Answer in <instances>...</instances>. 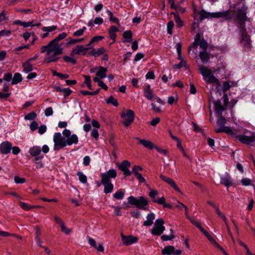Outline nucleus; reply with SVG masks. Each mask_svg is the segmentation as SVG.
<instances>
[{"mask_svg": "<svg viewBox=\"0 0 255 255\" xmlns=\"http://www.w3.org/2000/svg\"><path fill=\"white\" fill-rule=\"evenodd\" d=\"M28 152L32 156H36L40 154L41 149L40 146H33L29 148Z\"/></svg>", "mask_w": 255, "mask_h": 255, "instance_id": "5701e85b", "label": "nucleus"}, {"mask_svg": "<svg viewBox=\"0 0 255 255\" xmlns=\"http://www.w3.org/2000/svg\"><path fill=\"white\" fill-rule=\"evenodd\" d=\"M194 41L192 44L189 46L188 50L189 53L193 50V53H196L197 52V48L198 46L202 49V51H200L199 57L201 60V63L206 64L207 63V41L204 39L203 34L200 33H197L194 37Z\"/></svg>", "mask_w": 255, "mask_h": 255, "instance_id": "f03ea898", "label": "nucleus"}, {"mask_svg": "<svg viewBox=\"0 0 255 255\" xmlns=\"http://www.w3.org/2000/svg\"><path fill=\"white\" fill-rule=\"evenodd\" d=\"M211 71L208 69V83L214 84L215 85L219 87L220 86L219 80L213 75L211 74Z\"/></svg>", "mask_w": 255, "mask_h": 255, "instance_id": "393cba45", "label": "nucleus"}, {"mask_svg": "<svg viewBox=\"0 0 255 255\" xmlns=\"http://www.w3.org/2000/svg\"><path fill=\"white\" fill-rule=\"evenodd\" d=\"M208 241H209L211 244L216 248L219 249L221 247L218 244L215 240L209 235H208Z\"/></svg>", "mask_w": 255, "mask_h": 255, "instance_id": "09e8293b", "label": "nucleus"}, {"mask_svg": "<svg viewBox=\"0 0 255 255\" xmlns=\"http://www.w3.org/2000/svg\"><path fill=\"white\" fill-rule=\"evenodd\" d=\"M107 12L108 13L109 16L110 21L117 24L119 26H120V21L118 18L114 17L113 13L109 9H107Z\"/></svg>", "mask_w": 255, "mask_h": 255, "instance_id": "2f4dec72", "label": "nucleus"}, {"mask_svg": "<svg viewBox=\"0 0 255 255\" xmlns=\"http://www.w3.org/2000/svg\"><path fill=\"white\" fill-rule=\"evenodd\" d=\"M47 45L49 48L48 50V55H49L50 54L51 52H52V51L54 49H55L56 48L60 46L59 43L57 41H55L54 39L50 41V42L47 44Z\"/></svg>", "mask_w": 255, "mask_h": 255, "instance_id": "4be33fe9", "label": "nucleus"}, {"mask_svg": "<svg viewBox=\"0 0 255 255\" xmlns=\"http://www.w3.org/2000/svg\"><path fill=\"white\" fill-rule=\"evenodd\" d=\"M46 130H47V127H46V125H41L38 128V133L40 134H43L46 132Z\"/></svg>", "mask_w": 255, "mask_h": 255, "instance_id": "774afa93", "label": "nucleus"}, {"mask_svg": "<svg viewBox=\"0 0 255 255\" xmlns=\"http://www.w3.org/2000/svg\"><path fill=\"white\" fill-rule=\"evenodd\" d=\"M19 206L22 209L26 210V211L30 210L31 209H32L33 208L41 207L40 206H31V205H30L26 203L23 202H20Z\"/></svg>", "mask_w": 255, "mask_h": 255, "instance_id": "c85d7f7f", "label": "nucleus"}, {"mask_svg": "<svg viewBox=\"0 0 255 255\" xmlns=\"http://www.w3.org/2000/svg\"><path fill=\"white\" fill-rule=\"evenodd\" d=\"M187 61L186 60H181L177 64L173 65V68L175 69H181L182 67H186Z\"/></svg>", "mask_w": 255, "mask_h": 255, "instance_id": "a18cd8bd", "label": "nucleus"}, {"mask_svg": "<svg viewBox=\"0 0 255 255\" xmlns=\"http://www.w3.org/2000/svg\"><path fill=\"white\" fill-rule=\"evenodd\" d=\"M207 18V11L205 10H202L199 12V19L200 21Z\"/></svg>", "mask_w": 255, "mask_h": 255, "instance_id": "6e6d98bb", "label": "nucleus"}, {"mask_svg": "<svg viewBox=\"0 0 255 255\" xmlns=\"http://www.w3.org/2000/svg\"><path fill=\"white\" fill-rule=\"evenodd\" d=\"M144 96L147 99L150 101H153V98L155 97V95L153 94L149 84H147L144 89Z\"/></svg>", "mask_w": 255, "mask_h": 255, "instance_id": "4468645a", "label": "nucleus"}, {"mask_svg": "<svg viewBox=\"0 0 255 255\" xmlns=\"http://www.w3.org/2000/svg\"><path fill=\"white\" fill-rule=\"evenodd\" d=\"M37 117V114L34 112H31L24 117L25 120L32 121L34 120Z\"/></svg>", "mask_w": 255, "mask_h": 255, "instance_id": "79ce46f5", "label": "nucleus"}, {"mask_svg": "<svg viewBox=\"0 0 255 255\" xmlns=\"http://www.w3.org/2000/svg\"><path fill=\"white\" fill-rule=\"evenodd\" d=\"M150 233L153 236H159L162 233L159 227L154 226L150 230Z\"/></svg>", "mask_w": 255, "mask_h": 255, "instance_id": "58836bf2", "label": "nucleus"}, {"mask_svg": "<svg viewBox=\"0 0 255 255\" xmlns=\"http://www.w3.org/2000/svg\"><path fill=\"white\" fill-rule=\"evenodd\" d=\"M175 238V236L174 235H171L170 236L168 235H162L161 237V240L164 241H170Z\"/></svg>", "mask_w": 255, "mask_h": 255, "instance_id": "052dcab7", "label": "nucleus"}, {"mask_svg": "<svg viewBox=\"0 0 255 255\" xmlns=\"http://www.w3.org/2000/svg\"><path fill=\"white\" fill-rule=\"evenodd\" d=\"M87 29L85 26H83L81 29L76 30L73 33L74 36H82L84 31Z\"/></svg>", "mask_w": 255, "mask_h": 255, "instance_id": "49530a36", "label": "nucleus"}, {"mask_svg": "<svg viewBox=\"0 0 255 255\" xmlns=\"http://www.w3.org/2000/svg\"><path fill=\"white\" fill-rule=\"evenodd\" d=\"M174 252V247L172 246H168L162 250L161 253L163 255H171Z\"/></svg>", "mask_w": 255, "mask_h": 255, "instance_id": "bb28decb", "label": "nucleus"}, {"mask_svg": "<svg viewBox=\"0 0 255 255\" xmlns=\"http://www.w3.org/2000/svg\"><path fill=\"white\" fill-rule=\"evenodd\" d=\"M171 14L173 15L175 21L177 24V27H182L183 26V21L180 18L179 14L176 12H172Z\"/></svg>", "mask_w": 255, "mask_h": 255, "instance_id": "a878e982", "label": "nucleus"}, {"mask_svg": "<svg viewBox=\"0 0 255 255\" xmlns=\"http://www.w3.org/2000/svg\"><path fill=\"white\" fill-rule=\"evenodd\" d=\"M234 11L228 10L221 12H208V18H224L226 20H230L234 17Z\"/></svg>", "mask_w": 255, "mask_h": 255, "instance_id": "39448f33", "label": "nucleus"}, {"mask_svg": "<svg viewBox=\"0 0 255 255\" xmlns=\"http://www.w3.org/2000/svg\"><path fill=\"white\" fill-rule=\"evenodd\" d=\"M176 50H177V59L180 61L181 60H184L183 59V56H182V45L180 43H177L176 45Z\"/></svg>", "mask_w": 255, "mask_h": 255, "instance_id": "c9c22d12", "label": "nucleus"}, {"mask_svg": "<svg viewBox=\"0 0 255 255\" xmlns=\"http://www.w3.org/2000/svg\"><path fill=\"white\" fill-rule=\"evenodd\" d=\"M103 185L104 186V192L105 194L111 193L113 191L114 187L112 183Z\"/></svg>", "mask_w": 255, "mask_h": 255, "instance_id": "473e14b6", "label": "nucleus"}, {"mask_svg": "<svg viewBox=\"0 0 255 255\" xmlns=\"http://www.w3.org/2000/svg\"><path fill=\"white\" fill-rule=\"evenodd\" d=\"M214 105L217 116L222 115L223 112L225 110L226 107L222 105L220 100L215 101Z\"/></svg>", "mask_w": 255, "mask_h": 255, "instance_id": "2eb2a0df", "label": "nucleus"}, {"mask_svg": "<svg viewBox=\"0 0 255 255\" xmlns=\"http://www.w3.org/2000/svg\"><path fill=\"white\" fill-rule=\"evenodd\" d=\"M159 177L163 181L168 183L171 186L175 183V182L171 178L167 177L162 174H160Z\"/></svg>", "mask_w": 255, "mask_h": 255, "instance_id": "ea45409f", "label": "nucleus"}, {"mask_svg": "<svg viewBox=\"0 0 255 255\" xmlns=\"http://www.w3.org/2000/svg\"><path fill=\"white\" fill-rule=\"evenodd\" d=\"M136 139L138 141L139 143L142 144L144 147L148 148L149 149L151 150L153 148L156 149V147L157 146L149 140L146 139H141L139 137H137Z\"/></svg>", "mask_w": 255, "mask_h": 255, "instance_id": "dca6fc26", "label": "nucleus"}, {"mask_svg": "<svg viewBox=\"0 0 255 255\" xmlns=\"http://www.w3.org/2000/svg\"><path fill=\"white\" fill-rule=\"evenodd\" d=\"M105 48L102 47L98 49L97 51H96L95 48H93V49L89 52V54L91 56H94L95 57H97L102 55H103L105 53Z\"/></svg>", "mask_w": 255, "mask_h": 255, "instance_id": "6ab92c4d", "label": "nucleus"}, {"mask_svg": "<svg viewBox=\"0 0 255 255\" xmlns=\"http://www.w3.org/2000/svg\"><path fill=\"white\" fill-rule=\"evenodd\" d=\"M102 183L103 185L111 183V179L106 174V173H101Z\"/></svg>", "mask_w": 255, "mask_h": 255, "instance_id": "f704fd0d", "label": "nucleus"}, {"mask_svg": "<svg viewBox=\"0 0 255 255\" xmlns=\"http://www.w3.org/2000/svg\"><path fill=\"white\" fill-rule=\"evenodd\" d=\"M155 218V215L153 213L148 214L146 216L147 220L145 221L143 225L146 227L151 226L153 224V220Z\"/></svg>", "mask_w": 255, "mask_h": 255, "instance_id": "a211bd4d", "label": "nucleus"}, {"mask_svg": "<svg viewBox=\"0 0 255 255\" xmlns=\"http://www.w3.org/2000/svg\"><path fill=\"white\" fill-rule=\"evenodd\" d=\"M84 40V38H79V39H72L70 38L69 39V40L68 41L67 44H75L76 43H79L83 41Z\"/></svg>", "mask_w": 255, "mask_h": 255, "instance_id": "603ef678", "label": "nucleus"}, {"mask_svg": "<svg viewBox=\"0 0 255 255\" xmlns=\"http://www.w3.org/2000/svg\"><path fill=\"white\" fill-rule=\"evenodd\" d=\"M63 59L65 62L71 63L73 65H75L77 63V61L76 59L68 56H64L63 57Z\"/></svg>", "mask_w": 255, "mask_h": 255, "instance_id": "de8ad7c7", "label": "nucleus"}, {"mask_svg": "<svg viewBox=\"0 0 255 255\" xmlns=\"http://www.w3.org/2000/svg\"><path fill=\"white\" fill-rule=\"evenodd\" d=\"M44 114L46 117L52 116L53 114L52 108L51 107L47 108L45 110Z\"/></svg>", "mask_w": 255, "mask_h": 255, "instance_id": "0e129e2a", "label": "nucleus"}, {"mask_svg": "<svg viewBox=\"0 0 255 255\" xmlns=\"http://www.w3.org/2000/svg\"><path fill=\"white\" fill-rule=\"evenodd\" d=\"M12 148V144L9 141H3L0 144V152L1 154H7L10 152Z\"/></svg>", "mask_w": 255, "mask_h": 255, "instance_id": "9d476101", "label": "nucleus"}, {"mask_svg": "<svg viewBox=\"0 0 255 255\" xmlns=\"http://www.w3.org/2000/svg\"><path fill=\"white\" fill-rule=\"evenodd\" d=\"M132 54V52H127L124 55V59L123 60V64H125L127 62L129 59L130 57Z\"/></svg>", "mask_w": 255, "mask_h": 255, "instance_id": "13d9d810", "label": "nucleus"}, {"mask_svg": "<svg viewBox=\"0 0 255 255\" xmlns=\"http://www.w3.org/2000/svg\"><path fill=\"white\" fill-rule=\"evenodd\" d=\"M52 52L54 54L55 56H58L61 55L63 52V49L62 48L60 45L56 48L55 49H54Z\"/></svg>", "mask_w": 255, "mask_h": 255, "instance_id": "864d4df0", "label": "nucleus"}, {"mask_svg": "<svg viewBox=\"0 0 255 255\" xmlns=\"http://www.w3.org/2000/svg\"><path fill=\"white\" fill-rule=\"evenodd\" d=\"M153 202L154 203H156L158 204L163 205L165 202V199L164 197H162L161 198H159L158 199H153Z\"/></svg>", "mask_w": 255, "mask_h": 255, "instance_id": "bf43d9fd", "label": "nucleus"}, {"mask_svg": "<svg viewBox=\"0 0 255 255\" xmlns=\"http://www.w3.org/2000/svg\"><path fill=\"white\" fill-rule=\"evenodd\" d=\"M11 31L7 29H3L0 31V36H9L11 34Z\"/></svg>", "mask_w": 255, "mask_h": 255, "instance_id": "e2e57ef3", "label": "nucleus"}, {"mask_svg": "<svg viewBox=\"0 0 255 255\" xmlns=\"http://www.w3.org/2000/svg\"><path fill=\"white\" fill-rule=\"evenodd\" d=\"M247 19V17L245 10L242 9L239 10L237 13L236 17V20L239 23V29H241L242 28H246L245 23Z\"/></svg>", "mask_w": 255, "mask_h": 255, "instance_id": "6e6552de", "label": "nucleus"}, {"mask_svg": "<svg viewBox=\"0 0 255 255\" xmlns=\"http://www.w3.org/2000/svg\"><path fill=\"white\" fill-rule=\"evenodd\" d=\"M62 136L60 132H55L53 135V142L54 143L53 150L58 151L66 146L72 144H77L78 142V137L76 134H71V131L68 129L63 130Z\"/></svg>", "mask_w": 255, "mask_h": 255, "instance_id": "f257e3e1", "label": "nucleus"}, {"mask_svg": "<svg viewBox=\"0 0 255 255\" xmlns=\"http://www.w3.org/2000/svg\"><path fill=\"white\" fill-rule=\"evenodd\" d=\"M67 36V33L66 32H62L59 34L57 36H56L55 38V41H57L58 42L66 38Z\"/></svg>", "mask_w": 255, "mask_h": 255, "instance_id": "5fc2aeb1", "label": "nucleus"}, {"mask_svg": "<svg viewBox=\"0 0 255 255\" xmlns=\"http://www.w3.org/2000/svg\"><path fill=\"white\" fill-rule=\"evenodd\" d=\"M197 65L199 67L200 73L202 74L203 79L207 84V67L203 66L199 63L197 62Z\"/></svg>", "mask_w": 255, "mask_h": 255, "instance_id": "aec40b11", "label": "nucleus"}, {"mask_svg": "<svg viewBox=\"0 0 255 255\" xmlns=\"http://www.w3.org/2000/svg\"><path fill=\"white\" fill-rule=\"evenodd\" d=\"M106 174L110 178H115L117 176V171L114 169H109L106 173Z\"/></svg>", "mask_w": 255, "mask_h": 255, "instance_id": "a19ab883", "label": "nucleus"}, {"mask_svg": "<svg viewBox=\"0 0 255 255\" xmlns=\"http://www.w3.org/2000/svg\"><path fill=\"white\" fill-rule=\"evenodd\" d=\"M88 50L89 48H86L82 45H77L75 47L72 49L70 54L72 56H74L75 55L86 56L88 53Z\"/></svg>", "mask_w": 255, "mask_h": 255, "instance_id": "1a4fd4ad", "label": "nucleus"}, {"mask_svg": "<svg viewBox=\"0 0 255 255\" xmlns=\"http://www.w3.org/2000/svg\"><path fill=\"white\" fill-rule=\"evenodd\" d=\"M36 236L35 237V240L36 241L37 245L39 247L44 248V247L42 246V241L40 240V239L39 237V236L40 235V233H39V231H37L36 232Z\"/></svg>", "mask_w": 255, "mask_h": 255, "instance_id": "4d7b16f0", "label": "nucleus"}, {"mask_svg": "<svg viewBox=\"0 0 255 255\" xmlns=\"http://www.w3.org/2000/svg\"><path fill=\"white\" fill-rule=\"evenodd\" d=\"M121 237L123 244L126 246L131 245L137 241V238L133 236H126L122 234Z\"/></svg>", "mask_w": 255, "mask_h": 255, "instance_id": "9b49d317", "label": "nucleus"}, {"mask_svg": "<svg viewBox=\"0 0 255 255\" xmlns=\"http://www.w3.org/2000/svg\"><path fill=\"white\" fill-rule=\"evenodd\" d=\"M208 204H210L211 206L213 207L215 209L216 212L218 214V215L221 217L225 222V224H227V218L225 215H224L222 213L220 212L218 207H216L214 204L209 202Z\"/></svg>", "mask_w": 255, "mask_h": 255, "instance_id": "72a5a7b5", "label": "nucleus"}, {"mask_svg": "<svg viewBox=\"0 0 255 255\" xmlns=\"http://www.w3.org/2000/svg\"><path fill=\"white\" fill-rule=\"evenodd\" d=\"M14 180L16 184H23L26 182L25 178L23 177H19L18 176H14Z\"/></svg>", "mask_w": 255, "mask_h": 255, "instance_id": "3c124183", "label": "nucleus"}, {"mask_svg": "<svg viewBox=\"0 0 255 255\" xmlns=\"http://www.w3.org/2000/svg\"><path fill=\"white\" fill-rule=\"evenodd\" d=\"M241 35L240 43L244 47L250 48L251 44V40L250 36L248 34L247 29L246 28H242L239 29Z\"/></svg>", "mask_w": 255, "mask_h": 255, "instance_id": "423d86ee", "label": "nucleus"}, {"mask_svg": "<svg viewBox=\"0 0 255 255\" xmlns=\"http://www.w3.org/2000/svg\"><path fill=\"white\" fill-rule=\"evenodd\" d=\"M220 182L222 184L225 185L227 189L229 188V186H232L233 184L231 177L229 174H227L225 176L222 177Z\"/></svg>", "mask_w": 255, "mask_h": 255, "instance_id": "f3484780", "label": "nucleus"}, {"mask_svg": "<svg viewBox=\"0 0 255 255\" xmlns=\"http://www.w3.org/2000/svg\"><path fill=\"white\" fill-rule=\"evenodd\" d=\"M22 77L19 73H15L11 81L12 85H16L22 81Z\"/></svg>", "mask_w": 255, "mask_h": 255, "instance_id": "cd10ccee", "label": "nucleus"}, {"mask_svg": "<svg viewBox=\"0 0 255 255\" xmlns=\"http://www.w3.org/2000/svg\"><path fill=\"white\" fill-rule=\"evenodd\" d=\"M121 117L122 118L127 117V119L124 121L123 124L125 126L128 127L133 122L135 114L132 110H127L126 111V114L125 113H122L121 114Z\"/></svg>", "mask_w": 255, "mask_h": 255, "instance_id": "0eeeda50", "label": "nucleus"}, {"mask_svg": "<svg viewBox=\"0 0 255 255\" xmlns=\"http://www.w3.org/2000/svg\"><path fill=\"white\" fill-rule=\"evenodd\" d=\"M77 175L79 177V180L83 184L86 183L87 182V176L83 174V173L81 171H78L77 172Z\"/></svg>", "mask_w": 255, "mask_h": 255, "instance_id": "e433bc0d", "label": "nucleus"}, {"mask_svg": "<svg viewBox=\"0 0 255 255\" xmlns=\"http://www.w3.org/2000/svg\"><path fill=\"white\" fill-rule=\"evenodd\" d=\"M22 66L23 68L22 72L25 73H28L31 72L33 69V65L30 62H28L27 60L22 63Z\"/></svg>", "mask_w": 255, "mask_h": 255, "instance_id": "b1692460", "label": "nucleus"}, {"mask_svg": "<svg viewBox=\"0 0 255 255\" xmlns=\"http://www.w3.org/2000/svg\"><path fill=\"white\" fill-rule=\"evenodd\" d=\"M91 135L95 139H98L99 136L98 129L96 128L93 129L91 133Z\"/></svg>", "mask_w": 255, "mask_h": 255, "instance_id": "69168bd1", "label": "nucleus"}, {"mask_svg": "<svg viewBox=\"0 0 255 255\" xmlns=\"http://www.w3.org/2000/svg\"><path fill=\"white\" fill-rule=\"evenodd\" d=\"M62 93L64 94V98L66 99L72 93V91L69 88H63Z\"/></svg>", "mask_w": 255, "mask_h": 255, "instance_id": "8fccbe9b", "label": "nucleus"}, {"mask_svg": "<svg viewBox=\"0 0 255 255\" xmlns=\"http://www.w3.org/2000/svg\"><path fill=\"white\" fill-rule=\"evenodd\" d=\"M125 195V191L123 189H119L113 195V198L117 200L122 199Z\"/></svg>", "mask_w": 255, "mask_h": 255, "instance_id": "7c9ffc66", "label": "nucleus"}, {"mask_svg": "<svg viewBox=\"0 0 255 255\" xmlns=\"http://www.w3.org/2000/svg\"><path fill=\"white\" fill-rule=\"evenodd\" d=\"M227 120L222 115L217 116V127L215 130L217 133L224 132L229 135L235 134L234 131L230 127L225 126Z\"/></svg>", "mask_w": 255, "mask_h": 255, "instance_id": "20e7f679", "label": "nucleus"}, {"mask_svg": "<svg viewBox=\"0 0 255 255\" xmlns=\"http://www.w3.org/2000/svg\"><path fill=\"white\" fill-rule=\"evenodd\" d=\"M57 28V26L56 25H52L50 26H44L42 28V30L44 32H52L55 30H56Z\"/></svg>", "mask_w": 255, "mask_h": 255, "instance_id": "c03bdc74", "label": "nucleus"}, {"mask_svg": "<svg viewBox=\"0 0 255 255\" xmlns=\"http://www.w3.org/2000/svg\"><path fill=\"white\" fill-rule=\"evenodd\" d=\"M147 79H154L155 78L154 73L153 70L148 71L145 75Z\"/></svg>", "mask_w": 255, "mask_h": 255, "instance_id": "338daca9", "label": "nucleus"}, {"mask_svg": "<svg viewBox=\"0 0 255 255\" xmlns=\"http://www.w3.org/2000/svg\"><path fill=\"white\" fill-rule=\"evenodd\" d=\"M122 36L123 39L122 41L123 43H131L133 40V34L130 30L125 31L123 33Z\"/></svg>", "mask_w": 255, "mask_h": 255, "instance_id": "ddd939ff", "label": "nucleus"}, {"mask_svg": "<svg viewBox=\"0 0 255 255\" xmlns=\"http://www.w3.org/2000/svg\"><path fill=\"white\" fill-rule=\"evenodd\" d=\"M106 102L107 104H112L115 107H117L119 105L117 100L115 99L112 96L107 99Z\"/></svg>", "mask_w": 255, "mask_h": 255, "instance_id": "4c0bfd02", "label": "nucleus"}, {"mask_svg": "<svg viewBox=\"0 0 255 255\" xmlns=\"http://www.w3.org/2000/svg\"><path fill=\"white\" fill-rule=\"evenodd\" d=\"M174 23L172 20L169 21L167 24V31L169 34H172V29L174 27Z\"/></svg>", "mask_w": 255, "mask_h": 255, "instance_id": "37998d69", "label": "nucleus"}, {"mask_svg": "<svg viewBox=\"0 0 255 255\" xmlns=\"http://www.w3.org/2000/svg\"><path fill=\"white\" fill-rule=\"evenodd\" d=\"M128 202L124 203L126 209L129 208V205H131L135 206L137 208L140 210H148V208L147 207L148 205V200L143 196L137 198L130 196L128 197Z\"/></svg>", "mask_w": 255, "mask_h": 255, "instance_id": "7ed1b4c3", "label": "nucleus"}, {"mask_svg": "<svg viewBox=\"0 0 255 255\" xmlns=\"http://www.w3.org/2000/svg\"><path fill=\"white\" fill-rule=\"evenodd\" d=\"M130 166V163L128 160H124L118 166L119 169L122 171H124Z\"/></svg>", "mask_w": 255, "mask_h": 255, "instance_id": "c756f323", "label": "nucleus"}, {"mask_svg": "<svg viewBox=\"0 0 255 255\" xmlns=\"http://www.w3.org/2000/svg\"><path fill=\"white\" fill-rule=\"evenodd\" d=\"M60 227H61V231L62 232L64 233L65 234L69 235L71 233V230L67 228L65 226L64 223L63 224L61 225V226Z\"/></svg>", "mask_w": 255, "mask_h": 255, "instance_id": "680f3d73", "label": "nucleus"}, {"mask_svg": "<svg viewBox=\"0 0 255 255\" xmlns=\"http://www.w3.org/2000/svg\"><path fill=\"white\" fill-rule=\"evenodd\" d=\"M237 138L241 142L246 144H249L255 141V136H249L245 135H239L237 136Z\"/></svg>", "mask_w": 255, "mask_h": 255, "instance_id": "f8f14e48", "label": "nucleus"}, {"mask_svg": "<svg viewBox=\"0 0 255 255\" xmlns=\"http://www.w3.org/2000/svg\"><path fill=\"white\" fill-rule=\"evenodd\" d=\"M107 71V68L100 66L98 67V71L96 72V76L100 79H104L107 77L106 73Z\"/></svg>", "mask_w": 255, "mask_h": 255, "instance_id": "412c9836", "label": "nucleus"}]
</instances>
